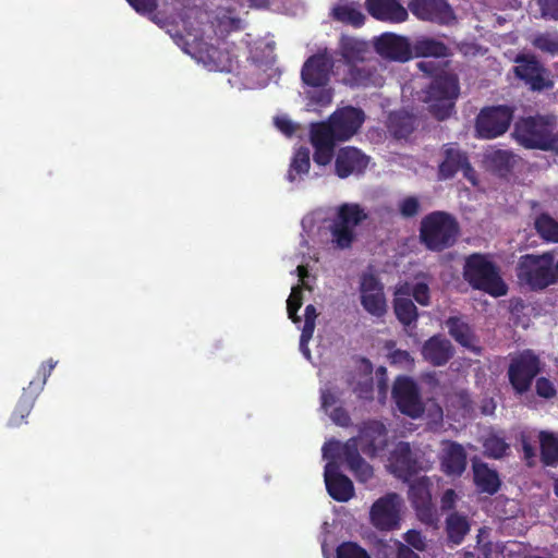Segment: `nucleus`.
<instances>
[{
	"instance_id": "f257e3e1",
	"label": "nucleus",
	"mask_w": 558,
	"mask_h": 558,
	"mask_svg": "<svg viewBox=\"0 0 558 558\" xmlns=\"http://www.w3.org/2000/svg\"><path fill=\"white\" fill-rule=\"evenodd\" d=\"M557 131L554 114H535L519 118L513 125V140L526 149L550 150Z\"/></svg>"
},
{
	"instance_id": "f03ea898",
	"label": "nucleus",
	"mask_w": 558,
	"mask_h": 558,
	"mask_svg": "<svg viewBox=\"0 0 558 558\" xmlns=\"http://www.w3.org/2000/svg\"><path fill=\"white\" fill-rule=\"evenodd\" d=\"M336 54L340 56L348 65L347 81L351 86H367L376 72L375 68L357 66L371 60L373 50L371 45L357 37L341 35L338 41Z\"/></svg>"
},
{
	"instance_id": "7ed1b4c3",
	"label": "nucleus",
	"mask_w": 558,
	"mask_h": 558,
	"mask_svg": "<svg viewBox=\"0 0 558 558\" xmlns=\"http://www.w3.org/2000/svg\"><path fill=\"white\" fill-rule=\"evenodd\" d=\"M420 242L432 252H442L454 245L460 233L456 217L447 211L427 214L420 225Z\"/></svg>"
},
{
	"instance_id": "20e7f679",
	"label": "nucleus",
	"mask_w": 558,
	"mask_h": 558,
	"mask_svg": "<svg viewBox=\"0 0 558 558\" xmlns=\"http://www.w3.org/2000/svg\"><path fill=\"white\" fill-rule=\"evenodd\" d=\"M464 280L475 290L499 298L508 292L498 267L487 256L474 253L465 258L463 266Z\"/></svg>"
},
{
	"instance_id": "39448f33",
	"label": "nucleus",
	"mask_w": 558,
	"mask_h": 558,
	"mask_svg": "<svg viewBox=\"0 0 558 558\" xmlns=\"http://www.w3.org/2000/svg\"><path fill=\"white\" fill-rule=\"evenodd\" d=\"M517 277L533 291L544 290L558 282V260L550 252L541 255L525 254L517 265Z\"/></svg>"
},
{
	"instance_id": "423d86ee",
	"label": "nucleus",
	"mask_w": 558,
	"mask_h": 558,
	"mask_svg": "<svg viewBox=\"0 0 558 558\" xmlns=\"http://www.w3.org/2000/svg\"><path fill=\"white\" fill-rule=\"evenodd\" d=\"M460 94L459 78L456 74L436 75L422 90L421 99L427 104L428 111L439 121L449 118Z\"/></svg>"
},
{
	"instance_id": "0eeeda50",
	"label": "nucleus",
	"mask_w": 558,
	"mask_h": 558,
	"mask_svg": "<svg viewBox=\"0 0 558 558\" xmlns=\"http://www.w3.org/2000/svg\"><path fill=\"white\" fill-rule=\"evenodd\" d=\"M368 215L356 203H344L337 208L329 225L331 242L339 250L350 248L356 239L355 228L365 221Z\"/></svg>"
},
{
	"instance_id": "6e6552de",
	"label": "nucleus",
	"mask_w": 558,
	"mask_h": 558,
	"mask_svg": "<svg viewBox=\"0 0 558 558\" xmlns=\"http://www.w3.org/2000/svg\"><path fill=\"white\" fill-rule=\"evenodd\" d=\"M542 371L539 356L531 349L510 354L508 379L512 389L523 395L531 389L533 380Z\"/></svg>"
},
{
	"instance_id": "1a4fd4ad",
	"label": "nucleus",
	"mask_w": 558,
	"mask_h": 558,
	"mask_svg": "<svg viewBox=\"0 0 558 558\" xmlns=\"http://www.w3.org/2000/svg\"><path fill=\"white\" fill-rule=\"evenodd\" d=\"M441 160L438 163L437 178L439 181L453 179L458 172L473 186L478 184L476 170L470 162L469 155L457 143H446L440 148Z\"/></svg>"
},
{
	"instance_id": "9d476101",
	"label": "nucleus",
	"mask_w": 558,
	"mask_h": 558,
	"mask_svg": "<svg viewBox=\"0 0 558 558\" xmlns=\"http://www.w3.org/2000/svg\"><path fill=\"white\" fill-rule=\"evenodd\" d=\"M512 69L514 76L532 92L548 90L554 87L548 69L533 53H518Z\"/></svg>"
},
{
	"instance_id": "9b49d317",
	"label": "nucleus",
	"mask_w": 558,
	"mask_h": 558,
	"mask_svg": "<svg viewBox=\"0 0 558 558\" xmlns=\"http://www.w3.org/2000/svg\"><path fill=\"white\" fill-rule=\"evenodd\" d=\"M513 113L514 109L507 105L483 108L475 122L477 137L492 140L505 134L512 122Z\"/></svg>"
},
{
	"instance_id": "f8f14e48",
	"label": "nucleus",
	"mask_w": 558,
	"mask_h": 558,
	"mask_svg": "<svg viewBox=\"0 0 558 558\" xmlns=\"http://www.w3.org/2000/svg\"><path fill=\"white\" fill-rule=\"evenodd\" d=\"M402 498L397 493H388L378 498L369 510L371 523L380 531L399 527Z\"/></svg>"
},
{
	"instance_id": "ddd939ff",
	"label": "nucleus",
	"mask_w": 558,
	"mask_h": 558,
	"mask_svg": "<svg viewBox=\"0 0 558 558\" xmlns=\"http://www.w3.org/2000/svg\"><path fill=\"white\" fill-rule=\"evenodd\" d=\"M335 60L328 49L317 51L306 59L301 70L302 82L311 87H325L329 84Z\"/></svg>"
},
{
	"instance_id": "4468645a",
	"label": "nucleus",
	"mask_w": 558,
	"mask_h": 558,
	"mask_svg": "<svg viewBox=\"0 0 558 558\" xmlns=\"http://www.w3.org/2000/svg\"><path fill=\"white\" fill-rule=\"evenodd\" d=\"M392 398L402 414L416 418L424 413L418 387L410 377L397 378L392 387Z\"/></svg>"
},
{
	"instance_id": "2eb2a0df",
	"label": "nucleus",
	"mask_w": 558,
	"mask_h": 558,
	"mask_svg": "<svg viewBox=\"0 0 558 558\" xmlns=\"http://www.w3.org/2000/svg\"><path fill=\"white\" fill-rule=\"evenodd\" d=\"M350 439H355L356 449L365 456L374 458L387 447L388 432L381 422L372 420L364 422L360 427L359 435Z\"/></svg>"
},
{
	"instance_id": "dca6fc26",
	"label": "nucleus",
	"mask_w": 558,
	"mask_h": 558,
	"mask_svg": "<svg viewBox=\"0 0 558 558\" xmlns=\"http://www.w3.org/2000/svg\"><path fill=\"white\" fill-rule=\"evenodd\" d=\"M408 9L420 21L449 25L456 20L447 0H410Z\"/></svg>"
},
{
	"instance_id": "f3484780",
	"label": "nucleus",
	"mask_w": 558,
	"mask_h": 558,
	"mask_svg": "<svg viewBox=\"0 0 558 558\" xmlns=\"http://www.w3.org/2000/svg\"><path fill=\"white\" fill-rule=\"evenodd\" d=\"M360 299L363 308L374 317L380 318L387 313V301L384 286L372 274L361 277Z\"/></svg>"
},
{
	"instance_id": "a211bd4d",
	"label": "nucleus",
	"mask_w": 558,
	"mask_h": 558,
	"mask_svg": "<svg viewBox=\"0 0 558 558\" xmlns=\"http://www.w3.org/2000/svg\"><path fill=\"white\" fill-rule=\"evenodd\" d=\"M440 471L448 477L462 476L468 465V454L464 447L454 440H442L438 454Z\"/></svg>"
},
{
	"instance_id": "6ab92c4d",
	"label": "nucleus",
	"mask_w": 558,
	"mask_h": 558,
	"mask_svg": "<svg viewBox=\"0 0 558 558\" xmlns=\"http://www.w3.org/2000/svg\"><path fill=\"white\" fill-rule=\"evenodd\" d=\"M389 468L398 478L409 481L421 470L417 454L411 449L409 442L400 441L396 445L389 457Z\"/></svg>"
},
{
	"instance_id": "aec40b11",
	"label": "nucleus",
	"mask_w": 558,
	"mask_h": 558,
	"mask_svg": "<svg viewBox=\"0 0 558 558\" xmlns=\"http://www.w3.org/2000/svg\"><path fill=\"white\" fill-rule=\"evenodd\" d=\"M369 163V157L353 146L341 147L336 154L335 173L340 179L363 174Z\"/></svg>"
},
{
	"instance_id": "412c9836",
	"label": "nucleus",
	"mask_w": 558,
	"mask_h": 558,
	"mask_svg": "<svg viewBox=\"0 0 558 558\" xmlns=\"http://www.w3.org/2000/svg\"><path fill=\"white\" fill-rule=\"evenodd\" d=\"M365 120V113L362 109L347 106L337 109L328 121L337 132L340 141H348L361 129Z\"/></svg>"
},
{
	"instance_id": "4be33fe9",
	"label": "nucleus",
	"mask_w": 558,
	"mask_h": 558,
	"mask_svg": "<svg viewBox=\"0 0 558 558\" xmlns=\"http://www.w3.org/2000/svg\"><path fill=\"white\" fill-rule=\"evenodd\" d=\"M376 52L389 60L405 62L412 58L408 39L391 33L379 36L374 44Z\"/></svg>"
},
{
	"instance_id": "5701e85b",
	"label": "nucleus",
	"mask_w": 558,
	"mask_h": 558,
	"mask_svg": "<svg viewBox=\"0 0 558 558\" xmlns=\"http://www.w3.org/2000/svg\"><path fill=\"white\" fill-rule=\"evenodd\" d=\"M325 484L328 494L339 502H345L354 496L352 481L341 472L335 462H328L324 471Z\"/></svg>"
},
{
	"instance_id": "b1692460",
	"label": "nucleus",
	"mask_w": 558,
	"mask_h": 558,
	"mask_svg": "<svg viewBox=\"0 0 558 558\" xmlns=\"http://www.w3.org/2000/svg\"><path fill=\"white\" fill-rule=\"evenodd\" d=\"M421 353L430 365L444 366L452 359L454 348L445 336L434 335L424 342Z\"/></svg>"
},
{
	"instance_id": "393cba45",
	"label": "nucleus",
	"mask_w": 558,
	"mask_h": 558,
	"mask_svg": "<svg viewBox=\"0 0 558 558\" xmlns=\"http://www.w3.org/2000/svg\"><path fill=\"white\" fill-rule=\"evenodd\" d=\"M367 12L376 20L390 23H402L409 17L408 10L399 0H366Z\"/></svg>"
},
{
	"instance_id": "a878e982",
	"label": "nucleus",
	"mask_w": 558,
	"mask_h": 558,
	"mask_svg": "<svg viewBox=\"0 0 558 558\" xmlns=\"http://www.w3.org/2000/svg\"><path fill=\"white\" fill-rule=\"evenodd\" d=\"M392 305L395 315L403 327L416 326L418 311L410 298V284L408 282L396 289Z\"/></svg>"
},
{
	"instance_id": "bb28decb",
	"label": "nucleus",
	"mask_w": 558,
	"mask_h": 558,
	"mask_svg": "<svg viewBox=\"0 0 558 558\" xmlns=\"http://www.w3.org/2000/svg\"><path fill=\"white\" fill-rule=\"evenodd\" d=\"M342 460L359 482L366 483L374 476L373 466L364 460L360 450L356 449L355 439H348L343 442Z\"/></svg>"
},
{
	"instance_id": "cd10ccee",
	"label": "nucleus",
	"mask_w": 558,
	"mask_h": 558,
	"mask_svg": "<svg viewBox=\"0 0 558 558\" xmlns=\"http://www.w3.org/2000/svg\"><path fill=\"white\" fill-rule=\"evenodd\" d=\"M34 386L35 380H32L28 385V388L23 390L14 411L9 418L8 425L10 427L21 426L25 422V418L29 415L36 397L40 391V385H36V387Z\"/></svg>"
},
{
	"instance_id": "c85d7f7f",
	"label": "nucleus",
	"mask_w": 558,
	"mask_h": 558,
	"mask_svg": "<svg viewBox=\"0 0 558 558\" xmlns=\"http://www.w3.org/2000/svg\"><path fill=\"white\" fill-rule=\"evenodd\" d=\"M473 480L476 488L481 493L494 495L500 488L498 473L488 468L487 463L484 462H473Z\"/></svg>"
},
{
	"instance_id": "c756f323",
	"label": "nucleus",
	"mask_w": 558,
	"mask_h": 558,
	"mask_svg": "<svg viewBox=\"0 0 558 558\" xmlns=\"http://www.w3.org/2000/svg\"><path fill=\"white\" fill-rule=\"evenodd\" d=\"M429 487V480L423 476L415 480L409 488V499L415 510L421 514L430 512L432 495Z\"/></svg>"
},
{
	"instance_id": "7c9ffc66",
	"label": "nucleus",
	"mask_w": 558,
	"mask_h": 558,
	"mask_svg": "<svg viewBox=\"0 0 558 558\" xmlns=\"http://www.w3.org/2000/svg\"><path fill=\"white\" fill-rule=\"evenodd\" d=\"M412 57L422 58H446L450 56V49L448 46L434 38H422L414 43L412 47Z\"/></svg>"
},
{
	"instance_id": "2f4dec72",
	"label": "nucleus",
	"mask_w": 558,
	"mask_h": 558,
	"mask_svg": "<svg viewBox=\"0 0 558 558\" xmlns=\"http://www.w3.org/2000/svg\"><path fill=\"white\" fill-rule=\"evenodd\" d=\"M445 325L448 328L449 335L456 340V342L468 349L473 347V331L469 324L463 322L461 317L451 316L446 319Z\"/></svg>"
},
{
	"instance_id": "473e14b6",
	"label": "nucleus",
	"mask_w": 558,
	"mask_h": 558,
	"mask_svg": "<svg viewBox=\"0 0 558 558\" xmlns=\"http://www.w3.org/2000/svg\"><path fill=\"white\" fill-rule=\"evenodd\" d=\"M310 140L312 146H336L337 142H341L337 132L330 124V122L323 121L313 123L310 130Z\"/></svg>"
},
{
	"instance_id": "72a5a7b5",
	"label": "nucleus",
	"mask_w": 558,
	"mask_h": 558,
	"mask_svg": "<svg viewBox=\"0 0 558 558\" xmlns=\"http://www.w3.org/2000/svg\"><path fill=\"white\" fill-rule=\"evenodd\" d=\"M333 20L353 27H361L365 23V15L359 4L344 3L338 4L332 9Z\"/></svg>"
},
{
	"instance_id": "f704fd0d",
	"label": "nucleus",
	"mask_w": 558,
	"mask_h": 558,
	"mask_svg": "<svg viewBox=\"0 0 558 558\" xmlns=\"http://www.w3.org/2000/svg\"><path fill=\"white\" fill-rule=\"evenodd\" d=\"M541 461L545 466L558 465V437L551 433L542 430L538 435Z\"/></svg>"
},
{
	"instance_id": "c9c22d12",
	"label": "nucleus",
	"mask_w": 558,
	"mask_h": 558,
	"mask_svg": "<svg viewBox=\"0 0 558 558\" xmlns=\"http://www.w3.org/2000/svg\"><path fill=\"white\" fill-rule=\"evenodd\" d=\"M446 532L448 541L459 545L470 532V523L465 515L458 512L450 513L446 519Z\"/></svg>"
},
{
	"instance_id": "e433bc0d",
	"label": "nucleus",
	"mask_w": 558,
	"mask_h": 558,
	"mask_svg": "<svg viewBox=\"0 0 558 558\" xmlns=\"http://www.w3.org/2000/svg\"><path fill=\"white\" fill-rule=\"evenodd\" d=\"M534 229L538 236L547 243H558V221L549 214L542 213L534 220Z\"/></svg>"
},
{
	"instance_id": "4c0bfd02",
	"label": "nucleus",
	"mask_w": 558,
	"mask_h": 558,
	"mask_svg": "<svg viewBox=\"0 0 558 558\" xmlns=\"http://www.w3.org/2000/svg\"><path fill=\"white\" fill-rule=\"evenodd\" d=\"M388 128L395 137L405 138L414 130L413 118L405 112H393L389 116Z\"/></svg>"
},
{
	"instance_id": "58836bf2",
	"label": "nucleus",
	"mask_w": 558,
	"mask_h": 558,
	"mask_svg": "<svg viewBox=\"0 0 558 558\" xmlns=\"http://www.w3.org/2000/svg\"><path fill=\"white\" fill-rule=\"evenodd\" d=\"M311 167L310 150L305 147L299 148L291 160L288 171V180L293 182L296 177L307 174Z\"/></svg>"
},
{
	"instance_id": "ea45409f",
	"label": "nucleus",
	"mask_w": 558,
	"mask_h": 558,
	"mask_svg": "<svg viewBox=\"0 0 558 558\" xmlns=\"http://www.w3.org/2000/svg\"><path fill=\"white\" fill-rule=\"evenodd\" d=\"M303 289L311 290V287L305 282H303L301 286L293 287L291 290V294L287 300L288 317L294 324L301 323V317L298 315V312L303 304Z\"/></svg>"
},
{
	"instance_id": "a19ab883",
	"label": "nucleus",
	"mask_w": 558,
	"mask_h": 558,
	"mask_svg": "<svg viewBox=\"0 0 558 558\" xmlns=\"http://www.w3.org/2000/svg\"><path fill=\"white\" fill-rule=\"evenodd\" d=\"M532 45L542 52L555 56L558 53V33H539L533 38Z\"/></svg>"
},
{
	"instance_id": "79ce46f5",
	"label": "nucleus",
	"mask_w": 558,
	"mask_h": 558,
	"mask_svg": "<svg viewBox=\"0 0 558 558\" xmlns=\"http://www.w3.org/2000/svg\"><path fill=\"white\" fill-rule=\"evenodd\" d=\"M203 61L213 70L229 71V57L214 46L207 47L206 59H203Z\"/></svg>"
},
{
	"instance_id": "37998d69",
	"label": "nucleus",
	"mask_w": 558,
	"mask_h": 558,
	"mask_svg": "<svg viewBox=\"0 0 558 558\" xmlns=\"http://www.w3.org/2000/svg\"><path fill=\"white\" fill-rule=\"evenodd\" d=\"M421 210V202L416 196H407L398 203V213L403 219H413Z\"/></svg>"
},
{
	"instance_id": "c03bdc74",
	"label": "nucleus",
	"mask_w": 558,
	"mask_h": 558,
	"mask_svg": "<svg viewBox=\"0 0 558 558\" xmlns=\"http://www.w3.org/2000/svg\"><path fill=\"white\" fill-rule=\"evenodd\" d=\"M489 162L496 172L504 175L512 168V155L506 150H496L489 156Z\"/></svg>"
},
{
	"instance_id": "a18cd8bd",
	"label": "nucleus",
	"mask_w": 558,
	"mask_h": 558,
	"mask_svg": "<svg viewBox=\"0 0 558 558\" xmlns=\"http://www.w3.org/2000/svg\"><path fill=\"white\" fill-rule=\"evenodd\" d=\"M337 558H371L368 553L354 542H343L336 550Z\"/></svg>"
},
{
	"instance_id": "49530a36",
	"label": "nucleus",
	"mask_w": 558,
	"mask_h": 558,
	"mask_svg": "<svg viewBox=\"0 0 558 558\" xmlns=\"http://www.w3.org/2000/svg\"><path fill=\"white\" fill-rule=\"evenodd\" d=\"M317 311L316 307L313 304H308L305 307L304 311V325L302 328V344L304 342L310 341L313 337L315 326H316V318H317Z\"/></svg>"
},
{
	"instance_id": "de8ad7c7",
	"label": "nucleus",
	"mask_w": 558,
	"mask_h": 558,
	"mask_svg": "<svg viewBox=\"0 0 558 558\" xmlns=\"http://www.w3.org/2000/svg\"><path fill=\"white\" fill-rule=\"evenodd\" d=\"M318 89L307 92V99L310 105H315L318 107H326L332 101V92L330 88L317 87Z\"/></svg>"
},
{
	"instance_id": "09e8293b",
	"label": "nucleus",
	"mask_w": 558,
	"mask_h": 558,
	"mask_svg": "<svg viewBox=\"0 0 558 558\" xmlns=\"http://www.w3.org/2000/svg\"><path fill=\"white\" fill-rule=\"evenodd\" d=\"M410 296H412L420 305L427 306L430 303V290L426 282H415L410 284Z\"/></svg>"
},
{
	"instance_id": "8fccbe9b",
	"label": "nucleus",
	"mask_w": 558,
	"mask_h": 558,
	"mask_svg": "<svg viewBox=\"0 0 558 558\" xmlns=\"http://www.w3.org/2000/svg\"><path fill=\"white\" fill-rule=\"evenodd\" d=\"M484 447L489 454L496 459L502 458L509 449L508 444L502 438L498 437L486 439Z\"/></svg>"
},
{
	"instance_id": "3c124183",
	"label": "nucleus",
	"mask_w": 558,
	"mask_h": 558,
	"mask_svg": "<svg viewBox=\"0 0 558 558\" xmlns=\"http://www.w3.org/2000/svg\"><path fill=\"white\" fill-rule=\"evenodd\" d=\"M314 154L313 160L318 166H327L331 162L335 156L333 146H313Z\"/></svg>"
},
{
	"instance_id": "603ef678",
	"label": "nucleus",
	"mask_w": 558,
	"mask_h": 558,
	"mask_svg": "<svg viewBox=\"0 0 558 558\" xmlns=\"http://www.w3.org/2000/svg\"><path fill=\"white\" fill-rule=\"evenodd\" d=\"M536 3L543 19L558 21V0H536Z\"/></svg>"
},
{
	"instance_id": "864d4df0",
	"label": "nucleus",
	"mask_w": 558,
	"mask_h": 558,
	"mask_svg": "<svg viewBox=\"0 0 558 558\" xmlns=\"http://www.w3.org/2000/svg\"><path fill=\"white\" fill-rule=\"evenodd\" d=\"M403 538L410 548L413 547L418 551H423L426 549V538L422 534V532L417 530H409L404 534Z\"/></svg>"
},
{
	"instance_id": "5fc2aeb1",
	"label": "nucleus",
	"mask_w": 558,
	"mask_h": 558,
	"mask_svg": "<svg viewBox=\"0 0 558 558\" xmlns=\"http://www.w3.org/2000/svg\"><path fill=\"white\" fill-rule=\"evenodd\" d=\"M536 393L539 397L549 399L556 396V388L554 387L553 383L547 379L546 377H539L536 380Z\"/></svg>"
},
{
	"instance_id": "6e6d98bb",
	"label": "nucleus",
	"mask_w": 558,
	"mask_h": 558,
	"mask_svg": "<svg viewBox=\"0 0 558 558\" xmlns=\"http://www.w3.org/2000/svg\"><path fill=\"white\" fill-rule=\"evenodd\" d=\"M129 4L141 14L153 13L158 7L157 0H126Z\"/></svg>"
},
{
	"instance_id": "4d7b16f0",
	"label": "nucleus",
	"mask_w": 558,
	"mask_h": 558,
	"mask_svg": "<svg viewBox=\"0 0 558 558\" xmlns=\"http://www.w3.org/2000/svg\"><path fill=\"white\" fill-rule=\"evenodd\" d=\"M342 447L343 444H341L338 440H330L326 442L323 447V456L326 459H336L341 458L342 459Z\"/></svg>"
},
{
	"instance_id": "13d9d810",
	"label": "nucleus",
	"mask_w": 558,
	"mask_h": 558,
	"mask_svg": "<svg viewBox=\"0 0 558 558\" xmlns=\"http://www.w3.org/2000/svg\"><path fill=\"white\" fill-rule=\"evenodd\" d=\"M355 393L360 399L372 400L373 399V379H366L365 381H360L354 388Z\"/></svg>"
},
{
	"instance_id": "bf43d9fd",
	"label": "nucleus",
	"mask_w": 558,
	"mask_h": 558,
	"mask_svg": "<svg viewBox=\"0 0 558 558\" xmlns=\"http://www.w3.org/2000/svg\"><path fill=\"white\" fill-rule=\"evenodd\" d=\"M331 420L339 426L348 427L351 425V416L345 409L338 407L330 414Z\"/></svg>"
},
{
	"instance_id": "052dcab7",
	"label": "nucleus",
	"mask_w": 558,
	"mask_h": 558,
	"mask_svg": "<svg viewBox=\"0 0 558 558\" xmlns=\"http://www.w3.org/2000/svg\"><path fill=\"white\" fill-rule=\"evenodd\" d=\"M521 447L524 454V459L526 460V464L529 466L533 465V459L535 458V449L531 445L529 437L522 433L520 436Z\"/></svg>"
},
{
	"instance_id": "680f3d73",
	"label": "nucleus",
	"mask_w": 558,
	"mask_h": 558,
	"mask_svg": "<svg viewBox=\"0 0 558 558\" xmlns=\"http://www.w3.org/2000/svg\"><path fill=\"white\" fill-rule=\"evenodd\" d=\"M417 68H418L422 72H424V73H426V74H428V75L433 76V78H434L436 75H444V74H445V72L442 71V69H441V68L439 66V64H438V63H436L435 61H421V62H418V63H417Z\"/></svg>"
},
{
	"instance_id": "e2e57ef3",
	"label": "nucleus",
	"mask_w": 558,
	"mask_h": 558,
	"mask_svg": "<svg viewBox=\"0 0 558 558\" xmlns=\"http://www.w3.org/2000/svg\"><path fill=\"white\" fill-rule=\"evenodd\" d=\"M57 362L52 361V359L44 362L40 366L39 373L43 375V378L38 380V383H35L36 385H40V390L43 389L46 379L48 376H50L52 369L56 367Z\"/></svg>"
},
{
	"instance_id": "0e129e2a",
	"label": "nucleus",
	"mask_w": 558,
	"mask_h": 558,
	"mask_svg": "<svg viewBox=\"0 0 558 558\" xmlns=\"http://www.w3.org/2000/svg\"><path fill=\"white\" fill-rule=\"evenodd\" d=\"M457 494L453 489H447L440 500L442 510H450L454 507Z\"/></svg>"
},
{
	"instance_id": "69168bd1",
	"label": "nucleus",
	"mask_w": 558,
	"mask_h": 558,
	"mask_svg": "<svg viewBox=\"0 0 558 558\" xmlns=\"http://www.w3.org/2000/svg\"><path fill=\"white\" fill-rule=\"evenodd\" d=\"M276 125L286 135L290 136L295 132V125L287 118H277Z\"/></svg>"
},
{
	"instance_id": "338daca9",
	"label": "nucleus",
	"mask_w": 558,
	"mask_h": 558,
	"mask_svg": "<svg viewBox=\"0 0 558 558\" xmlns=\"http://www.w3.org/2000/svg\"><path fill=\"white\" fill-rule=\"evenodd\" d=\"M390 360L393 364H403L411 361V355L405 350L397 349L390 353Z\"/></svg>"
},
{
	"instance_id": "774afa93",
	"label": "nucleus",
	"mask_w": 558,
	"mask_h": 558,
	"mask_svg": "<svg viewBox=\"0 0 558 558\" xmlns=\"http://www.w3.org/2000/svg\"><path fill=\"white\" fill-rule=\"evenodd\" d=\"M396 558H421L416 553L413 551L408 545L399 544L397 549Z\"/></svg>"
}]
</instances>
